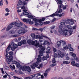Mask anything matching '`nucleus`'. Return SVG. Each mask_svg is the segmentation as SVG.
Wrapping results in <instances>:
<instances>
[{
  "instance_id": "1",
  "label": "nucleus",
  "mask_w": 79,
  "mask_h": 79,
  "mask_svg": "<svg viewBox=\"0 0 79 79\" xmlns=\"http://www.w3.org/2000/svg\"><path fill=\"white\" fill-rule=\"evenodd\" d=\"M23 24V23L22 22L19 21L18 22H12L10 24V25L8 26L6 30L7 31H8L9 30H10L12 27H13V25H15L17 27H21Z\"/></svg>"
},
{
  "instance_id": "2",
  "label": "nucleus",
  "mask_w": 79,
  "mask_h": 79,
  "mask_svg": "<svg viewBox=\"0 0 79 79\" xmlns=\"http://www.w3.org/2000/svg\"><path fill=\"white\" fill-rule=\"evenodd\" d=\"M27 44H29V45H34L35 44V46L37 48L39 47L40 48H41L42 47V44H39V43L37 42V40H35L34 41H32V40H29L27 41Z\"/></svg>"
},
{
  "instance_id": "3",
  "label": "nucleus",
  "mask_w": 79,
  "mask_h": 79,
  "mask_svg": "<svg viewBox=\"0 0 79 79\" xmlns=\"http://www.w3.org/2000/svg\"><path fill=\"white\" fill-rule=\"evenodd\" d=\"M28 17L29 18H30V19H32L35 23H38V22L39 23H41V22L42 21V19H37L36 18H35V16H33L31 15H29L28 16Z\"/></svg>"
},
{
  "instance_id": "4",
  "label": "nucleus",
  "mask_w": 79,
  "mask_h": 79,
  "mask_svg": "<svg viewBox=\"0 0 79 79\" xmlns=\"http://www.w3.org/2000/svg\"><path fill=\"white\" fill-rule=\"evenodd\" d=\"M37 60L38 61H37L36 63H35L31 65V68L33 69H35V67L38 66L39 62H41V59L37 58Z\"/></svg>"
},
{
  "instance_id": "5",
  "label": "nucleus",
  "mask_w": 79,
  "mask_h": 79,
  "mask_svg": "<svg viewBox=\"0 0 79 79\" xmlns=\"http://www.w3.org/2000/svg\"><path fill=\"white\" fill-rule=\"evenodd\" d=\"M8 53L7 52H6V58L8 64H10V63H11V60H13V57L12 56H8L7 55H8Z\"/></svg>"
},
{
  "instance_id": "6",
  "label": "nucleus",
  "mask_w": 79,
  "mask_h": 79,
  "mask_svg": "<svg viewBox=\"0 0 79 79\" xmlns=\"http://www.w3.org/2000/svg\"><path fill=\"white\" fill-rule=\"evenodd\" d=\"M63 11L62 9H60L58 10V9L55 13L50 15L51 17H54V16H59V13H61Z\"/></svg>"
},
{
  "instance_id": "7",
  "label": "nucleus",
  "mask_w": 79,
  "mask_h": 79,
  "mask_svg": "<svg viewBox=\"0 0 79 79\" xmlns=\"http://www.w3.org/2000/svg\"><path fill=\"white\" fill-rule=\"evenodd\" d=\"M35 37V39H43V37H44V38H46L47 39H49V38L47 37V36L46 35H36Z\"/></svg>"
},
{
  "instance_id": "8",
  "label": "nucleus",
  "mask_w": 79,
  "mask_h": 79,
  "mask_svg": "<svg viewBox=\"0 0 79 79\" xmlns=\"http://www.w3.org/2000/svg\"><path fill=\"white\" fill-rule=\"evenodd\" d=\"M69 54L71 56H73L75 60H76V61L77 62L79 61V60L77 58V57H76V54L73 52H70Z\"/></svg>"
},
{
  "instance_id": "9",
  "label": "nucleus",
  "mask_w": 79,
  "mask_h": 79,
  "mask_svg": "<svg viewBox=\"0 0 79 79\" xmlns=\"http://www.w3.org/2000/svg\"><path fill=\"white\" fill-rule=\"evenodd\" d=\"M23 29L20 30L18 31V34H24L25 32L27 31L26 30H25V28L24 27H23Z\"/></svg>"
},
{
  "instance_id": "10",
  "label": "nucleus",
  "mask_w": 79,
  "mask_h": 79,
  "mask_svg": "<svg viewBox=\"0 0 79 79\" xmlns=\"http://www.w3.org/2000/svg\"><path fill=\"white\" fill-rule=\"evenodd\" d=\"M67 27L68 29H69V35H71L73 33V29H72V27H71V26L69 25H68L67 26Z\"/></svg>"
},
{
  "instance_id": "11",
  "label": "nucleus",
  "mask_w": 79,
  "mask_h": 79,
  "mask_svg": "<svg viewBox=\"0 0 79 79\" xmlns=\"http://www.w3.org/2000/svg\"><path fill=\"white\" fill-rule=\"evenodd\" d=\"M10 44L11 47H13V46L14 48H18V45L16 44L15 43H14L13 42H12Z\"/></svg>"
},
{
  "instance_id": "12",
  "label": "nucleus",
  "mask_w": 79,
  "mask_h": 79,
  "mask_svg": "<svg viewBox=\"0 0 79 79\" xmlns=\"http://www.w3.org/2000/svg\"><path fill=\"white\" fill-rule=\"evenodd\" d=\"M58 56H59V57L61 58H63L64 56V54H63V53L61 52L60 51H59L58 52Z\"/></svg>"
},
{
  "instance_id": "13",
  "label": "nucleus",
  "mask_w": 79,
  "mask_h": 79,
  "mask_svg": "<svg viewBox=\"0 0 79 79\" xmlns=\"http://www.w3.org/2000/svg\"><path fill=\"white\" fill-rule=\"evenodd\" d=\"M68 32H69V31L67 30H64L63 33L62 34V36H66V35H67L68 34Z\"/></svg>"
},
{
  "instance_id": "14",
  "label": "nucleus",
  "mask_w": 79,
  "mask_h": 79,
  "mask_svg": "<svg viewBox=\"0 0 79 79\" xmlns=\"http://www.w3.org/2000/svg\"><path fill=\"white\" fill-rule=\"evenodd\" d=\"M40 53V55L38 56V57L40 59H41V56H43L44 55V54H43L44 53V52L43 51H42L40 50L39 51Z\"/></svg>"
},
{
  "instance_id": "15",
  "label": "nucleus",
  "mask_w": 79,
  "mask_h": 79,
  "mask_svg": "<svg viewBox=\"0 0 79 79\" xmlns=\"http://www.w3.org/2000/svg\"><path fill=\"white\" fill-rule=\"evenodd\" d=\"M61 40H60V41H58L57 42V45L58 47H61Z\"/></svg>"
},
{
  "instance_id": "16",
  "label": "nucleus",
  "mask_w": 79,
  "mask_h": 79,
  "mask_svg": "<svg viewBox=\"0 0 79 79\" xmlns=\"http://www.w3.org/2000/svg\"><path fill=\"white\" fill-rule=\"evenodd\" d=\"M73 24H74V20L73 19L70 20L69 24H70V25H73Z\"/></svg>"
},
{
  "instance_id": "17",
  "label": "nucleus",
  "mask_w": 79,
  "mask_h": 79,
  "mask_svg": "<svg viewBox=\"0 0 79 79\" xmlns=\"http://www.w3.org/2000/svg\"><path fill=\"white\" fill-rule=\"evenodd\" d=\"M31 21V19H23V21L24 22H25L26 23H29V22L30 21Z\"/></svg>"
},
{
  "instance_id": "18",
  "label": "nucleus",
  "mask_w": 79,
  "mask_h": 79,
  "mask_svg": "<svg viewBox=\"0 0 79 79\" xmlns=\"http://www.w3.org/2000/svg\"><path fill=\"white\" fill-rule=\"evenodd\" d=\"M23 15H29V13L26 11H27V10H23Z\"/></svg>"
},
{
  "instance_id": "19",
  "label": "nucleus",
  "mask_w": 79,
  "mask_h": 79,
  "mask_svg": "<svg viewBox=\"0 0 79 79\" xmlns=\"http://www.w3.org/2000/svg\"><path fill=\"white\" fill-rule=\"evenodd\" d=\"M27 66H24L22 68V70L23 71H27Z\"/></svg>"
},
{
  "instance_id": "20",
  "label": "nucleus",
  "mask_w": 79,
  "mask_h": 79,
  "mask_svg": "<svg viewBox=\"0 0 79 79\" xmlns=\"http://www.w3.org/2000/svg\"><path fill=\"white\" fill-rule=\"evenodd\" d=\"M46 53H49L50 52V48L48 47L47 48Z\"/></svg>"
},
{
  "instance_id": "21",
  "label": "nucleus",
  "mask_w": 79,
  "mask_h": 79,
  "mask_svg": "<svg viewBox=\"0 0 79 79\" xmlns=\"http://www.w3.org/2000/svg\"><path fill=\"white\" fill-rule=\"evenodd\" d=\"M61 42H62L63 46H64L66 44V42L65 41L63 40H60Z\"/></svg>"
},
{
  "instance_id": "22",
  "label": "nucleus",
  "mask_w": 79,
  "mask_h": 79,
  "mask_svg": "<svg viewBox=\"0 0 79 79\" xmlns=\"http://www.w3.org/2000/svg\"><path fill=\"white\" fill-rule=\"evenodd\" d=\"M11 47V44H10V45L8 46V47H7L6 50V52H8V51L10 50V48Z\"/></svg>"
},
{
  "instance_id": "23",
  "label": "nucleus",
  "mask_w": 79,
  "mask_h": 79,
  "mask_svg": "<svg viewBox=\"0 0 79 79\" xmlns=\"http://www.w3.org/2000/svg\"><path fill=\"white\" fill-rule=\"evenodd\" d=\"M10 67L11 69H15V65H13L12 66H11V65H10Z\"/></svg>"
},
{
  "instance_id": "24",
  "label": "nucleus",
  "mask_w": 79,
  "mask_h": 79,
  "mask_svg": "<svg viewBox=\"0 0 79 79\" xmlns=\"http://www.w3.org/2000/svg\"><path fill=\"white\" fill-rule=\"evenodd\" d=\"M3 5V0H1L0 1V5L1 6H2Z\"/></svg>"
},
{
  "instance_id": "25",
  "label": "nucleus",
  "mask_w": 79,
  "mask_h": 79,
  "mask_svg": "<svg viewBox=\"0 0 79 79\" xmlns=\"http://www.w3.org/2000/svg\"><path fill=\"white\" fill-rule=\"evenodd\" d=\"M31 36L32 37H33V38L35 39V33H31Z\"/></svg>"
},
{
  "instance_id": "26",
  "label": "nucleus",
  "mask_w": 79,
  "mask_h": 79,
  "mask_svg": "<svg viewBox=\"0 0 79 79\" xmlns=\"http://www.w3.org/2000/svg\"><path fill=\"white\" fill-rule=\"evenodd\" d=\"M59 33V34H62L63 31V29H59L58 31Z\"/></svg>"
},
{
  "instance_id": "27",
  "label": "nucleus",
  "mask_w": 79,
  "mask_h": 79,
  "mask_svg": "<svg viewBox=\"0 0 79 79\" xmlns=\"http://www.w3.org/2000/svg\"><path fill=\"white\" fill-rule=\"evenodd\" d=\"M75 61H73L71 62V64H72V66H76V64H75Z\"/></svg>"
},
{
  "instance_id": "28",
  "label": "nucleus",
  "mask_w": 79,
  "mask_h": 79,
  "mask_svg": "<svg viewBox=\"0 0 79 79\" xmlns=\"http://www.w3.org/2000/svg\"><path fill=\"white\" fill-rule=\"evenodd\" d=\"M42 60L43 61H44V60H47V59L46 56H44L42 58Z\"/></svg>"
},
{
  "instance_id": "29",
  "label": "nucleus",
  "mask_w": 79,
  "mask_h": 79,
  "mask_svg": "<svg viewBox=\"0 0 79 79\" xmlns=\"http://www.w3.org/2000/svg\"><path fill=\"white\" fill-rule=\"evenodd\" d=\"M70 21V19H68L67 20L65 21V23L66 24H69V22Z\"/></svg>"
},
{
  "instance_id": "30",
  "label": "nucleus",
  "mask_w": 79,
  "mask_h": 79,
  "mask_svg": "<svg viewBox=\"0 0 79 79\" xmlns=\"http://www.w3.org/2000/svg\"><path fill=\"white\" fill-rule=\"evenodd\" d=\"M27 71L28 72H31V68L29 66H27Z\"/></svg>"
},
{
  "instance_id": "31",
  "label": "nucleus",
  "mask_w": 79,
  "mask_h": 79,
  "mask_svg": "<svg viewBox=\"0 0 79 79\" xmlns=\"http://www.w3.org/2000/svg\"><path fill=\"white\" fill-rule=\"evenodd\" d=\"M44 28L38 29V31H40L41 32H42V31H44Z\"/></svg>"
},
{
  "instance_id": "32",
  "label": "nucleus",
  "mask_w": 79,
  "mask_h": 79,
  "mask_svg": "<svg viewBox=\"0 0 79 79\" xmlns=\"http://www.w3.org/2000/svg\"><path fill=\"white\" fill-rule=\"evenodd\" d=\"M21 42L22 44H25L26 43V40H24L23 41H21Z\"/></svg>"
},
{
  "instance_id": "33",
  "label": "nucleus",
  "mask_w": 79,
  "mask_h": 79,
  "mask_svg": "<svg viewBox=\"0 0 79 79\" xmlns=\"http://www.w3.org/2000/svg\"><path fill=\"white\" fill-rule=\"evenodd\" d=\"M43 66V64H40V66L37 67V68L38 69H40L41 68H42Z\"/></svg>"
},
{
  "instance_id": "34",
  "label": "nucleus",
  "mask_w": 79,
  "mask_h": 79,
  "mask_svg": "<svg viewBox=\"0 0 79 79\" xmlns=\"http://www.w3.org/2000/svg\"><path fill=\"white\" fill-rule=\"evenodd\" d=\"M51 17V16H50V15L46 17H45L44 18H42V21H45V18H48V17Z\"/></svg>"
},
{
  "instance_id": "35",
  "label": "nucleus",
  "mask_w": 79,
  "mask_h": 79,
  "mask_svg": "<svg viewBox=\"0 0 79 79\" xmlns=\"http://www.w3.org/2000/svg\"><path fill=\"white\" fill-rule=\"evenodd\" d=\"M70 62L68 61H64L63 62V64H69Z\"/></svg>"
},
{
  "instance_id": "36",
  "label": "nucleus",
  "mask_w": 79,
  "mask_h": 79,
  "mask_svg": "<svg viewBox=\"0 0 79 79\" xmlns=\"http://www.w3.org/2000/svg\"><path fill=\"white\" fill-rule=\"evenodd\" d=\"M67 6H64L63 5V6L62 7H63V8L64 10H66V9Z\"/></svg>"
},
{
  "instance_id": "37",
  "label": "nucleus",
  "mask_w": 79,
  "mask_h": 79,
  "mask_svg": "<svg viewBox=\"0 0 79 79\" xmlns=\"http://www.w3.org/2000/svg\"><path fill=\"white\" fill-rule=\"evenodd\" d=\"M4 1L5 2L6 5H8V3H9V2H8V0H4Z\"/></svg>"
},
{
  "instance_id": "38",
  "label": "nucleus",
  "mask_w": 79,
  "mask_h": 79,
  "mask_svg": "<svg viewBox=\"0 0 79 79\" xmlns=\"http://www.w3.org/2000/svg\"><path fill=\"white\" fill-rule=\"evenodd\" d=\"M52 62L53 63H54V64H55L56 63V61H55V58H54L53 59Z\"/></svg>"
},
{
  "instance_id": "39",
  "label": "nucleus",
  "mask_w": 79,
  "mask_h": 79,
  "mask_svg": "<svg viewBox=\"0 0 79 79\" xmlns=\"http://www.w3.org/2000/svg\"><path fill=\"white\" fill-rule=\"evenodd\" d=\"M26 4V2L24 1L23 2H22L21 3L22 5L24 6Z\"/></svg>"
},
{
  "instance_id": "40",
  "label": "nucleus",
  "mask_w": 79,
  "mask_h": 79,
  "mask_svg": "<svg viewBox=\"0 0 79 79\" xmlns=\"http://www.w3.org/2000/svg\"><path fill=\"white\" fill-rule=\"evenodd\" d=\"M17 6L18 7H17V9H19V8H20V7H21V5L20 4H18L17 5Z\"/></svg>"
},
{
  "instance_id": "41",
  "label": "nucleus",
  "mask_w": 79,
  "mask_h": 79,
  "mask_svg": "<svg viewBox=\"0 0 79 79\" xmlns=\"http://www.w3.org/2000/svg\"><path fill=\"white\" fill-rule=\"evenodd\" d=\"M48 44V41L46 40L44 41V43H43V45H47Z\"/></svg>"
},
{
  "instance_id": "42",
  "label": "nucleus",
  "mask_w": 79,
  "mask_h": 79,
  "mask_svg": "<svg viewBox=\"0 0 79 79\" xmlns=\"http://www.w3.org/2000/svg\"><path fill=\"white\" fill-rule=\"evenodd\" d=\"M55 25H52L51 27H50L51 29H53L55 28Z\"/></svg>"
},
{
  "instance_id": "43",
  "label": "nucleus",
  "mask_w": 79,
  "mask_h": 79,
  "mask_svg": "<svg viewBox=\"0 0 79 79\" xmlns=\"http://www.w3.org/2000/svg\"><path fill=\"white\" fill-rule=\"evenodd\" d=\"M11 47V50H12V51H14L16 48H15L14 47Z\"/></svg>"
},
{
  "instance_id": "44",
  "label": "nucleus",
  "mask_w": 79,
  "mask_h": 79,
  "mask_svg": "<svg viewBox=\"0 0 79 79\" xmlns=\"http://www.w3.org/2000/svg\"><path fill=\"white\" fill-rule=\"evenodd\" d=\"M69 47H68V46H65L64 47V49L65 50H66V49H69Z\"/></svg>"
},
{
  "instance_id": "45",
  "label": "nucleus",
  "mask_w": 79,
  "mask_h": 79,
  "mask_svg": "<svg viewBox=\"0 0 79 79\" xmlns=\"http://www.w3.org/2000/svg\"><path fill=\"white\" fill-rule=\"evenodd\" d=\"M64 13H62V14H60L59 16L60 17H61L62 16H64Z\"/></svg>"
},
{
  "instance_id": "46",
  "label": "nucleus",
  "mask_w": 79,
  "mask_h": 79,
  "mask_svg": "<svg viewBox=\"0 0 79 79\" xmlns=\"http://www.w3.org/2000/svg\"><path fill=\"white\" fill-rule=\"evenodd\" d=\"M9 55L11 56H12V55H13V52L12 51L10 52H9Z\"/></svg>"
},
{
  "instance_id": "47",
  "label": "nucleus",
  "mask_w": 79,
  "mask_h": 79,
  "mask_svg": "<svg viewBox=\"0 0 79 79\" xmlns=\"http://www.w3.org/2000/svg\"><path fill=\"white\" fill-rule=\"evenodd\" d=\"M5 10L7 13H8V12H10V10L8 8H6L5 9Z\"/></svg>"
},
{
  "instance_id": "48",
  "label": "nucleus",
  "mask_w": 79,
  "mask_h": 79,
  "mask_svg": "<svg viewBox=\"0 0 79 79\" xmlns=\"http://www.w3.org/2000/svg\"><path fill=\"white\" fill-rule=\"evenodd\" d=\"M75 66H76V67H78L79 68V64L78 63H77L75 64Z\"/></svg>"
},
{
  "instance_id": "49",
  "label": "nucleus",
  "mask_w": 79,
  "mask_h": 79,
  "mask_svg": "<svg viewBox=\"0 0 79 79\" xmlns=\"http://www.w3.org/2000/svg\"><path fill=\"white\" fill-rule=\"evenodd\" d=\"M28 23H29L30 24H33V22L32 21H31V20L30 19V21Z\"/></svg>"
},
{
  "instance_id": "50",
  "label": "nucleus",
  "mask_w": 79,
  "mask_h": 79,
  "mask_svg": "<svg viewBox=\"0 0 79 79\" xmlns=\"http://www.w3.org/2000/svg\"><path fill=\"white\" fill-rule=\"evenodd\" d=\"M22 43H21V42H19L18 43V45L19 46H21V45H22Z\"/></svg>"
},
{
  "instance_id": "51",
  "label": "nucleus",
  "mask_w": 79,
  "mask_h": 79,
  "mask_svg": "<svg viewBox=\"0 0 79 79\" xmlns=\"http://www.w3.org/2000/svg\"><path fill=\"white\" fill-rule=\"evenodd\" d=\"M53 52H56L57 50H56V48H53Z\"/></svg>"
},
{
  "instance_id": "52",
  "label": "nucleus",
  "mask_w": 79,
  "mask_h": 79,
  "mask_svg": "<svg viewBox=\"0 0 79 79\" xmlns=\"http://www.w3.org/2000/svg\"><path fill=\"white\" fill-rule=\"evenodd\" d=\"M50 71V69H47V70L46 71L45 73H48V72H49Z\"/></svg>"
},
{
  "instance_id": "53",
  "label": "nucleus",
  "mask_w": 79,
  "mask_h": 79,
  "mask_svg": "<svg viewBox=\"0 0 79 79\" xmlns=\"http://www.w3.org/2000/svg\"><path fill=\"white\" fill-rule=\"evenodd\" d=\"M60 24L62 25H64V24H65V23L64 22H62L60 23Z\"/></svg>"
},
{
  "instance_id": "54",
  "label": "nucleus",
  "mask_w": 79,
  "mask_h": 79,
  "mask_svg": "<svg viewBox=\"0 0 79 79\" xmlns=\"http://www.w3.org/2000/svg\"><path fill=\"white\" fill-rule=\"evenodd\" d=\"M62 6L63 5H61L60 6H58V8H59V9L61 8H62Z\"/></svg>"
},
{
  "instance_id": "55",
  "label": "nucleus",
  "mask_w": 79,
  "mask_h": 79,
  "mask_svg": "<svg viewBox=\"0 0 79 79\" xmlns=\"http://www.w3.org/2000/svg\"><path fill=\"white\" fill-rule=\"evenodd\" d=\"M32 30H33V31H38V29L35 28L34 27H33Z\"/></svg>"
},
{
  "instance_id": "56",
  "label": "nucleus",
  "mask_w": 79,
  "mask_h": 79,
  "mask_svg": "<svg viewBox=\"0 0 79 79\" xmlns=\"http://www.w3.org/2000/svg\"><path fill=\"white\" fill-rule=\"evenodd\" d=\"M6 37V35H3L1 36V37L2 38H5V37Z\"/></svg>"
},
{
  "instance_id": "57",
  "label": "nucleus",
  "mask_w": 79,
  "mask_h": 79,
  "mask_svg": "<svg viewBox=\"0 0 79 79\" xmlns=\"http://www.w3.org/2000/svg\"><path fill=\"white\" fill-rule=\"evenodd\" d=\"M16 63H17V62L15 60H14L12 61L13 64H16Z\"/></svg>"
},
{
  "instance_id": "58",
  "label": "nucleus",
  "mask_w": 79,
  "mask_h": 79,
  "mask_svg": "<svg viewBox=\"0 0 79 79\" xmlns=\"http://www.w3.org/2000/svg\"><path fill=\"white\" fill-rule=\"evenodd\" d=\"M19 62H17V63H16V65L17 66V67H18V66H19Z\"/></svg>"
},
{
  "instance_id": "59",
  "label": "nucleus",
  "mask_w": 79,
  "mask_h": 79,
  "mask_svg": "<svg viewBox=\"0 0 79 79\" xmlns=\"http://www.w3.org/2000/svg\"><path fill=\"white\" fill-rule=\"evenodd\" d=\"M55 65H56V64L53 63L52 64H51L50 66H52V67H53V66H55Z\"/></svg>"
},
{
  "instance_id": "60",
  "label": "nucleus",
  "mask_w": 79,
  "mask_h": 79,
  "mask_svg": "<svg viewBox=\"0 0 79 79\" xmlns=\"http://www.w3.org/2000/svg\"><path fill=\"white\" fill-rule=\"evenodd\" d=\"M54 58H56L57 57V54L56 53H54Z\"/></svg>"
},
{
  "instance_id": "61",
  "label": "nucleus",
  "mask_w": 79,
  "mask_h": 79,
  "mask_svg": "<svg viewBox=\"0 0 79 79\" xmlns=\"http://www.w3.org/2000/svg\"><path fill=\"white\" fill-rule=\"evenodd\" d=\"M35 75L37 76H40V73H39L37 74H35Z\"/></svg>"
},
{
  "instance_id": "62",
  "label": "nucleus",
  "mask_w": 79,
  "mask_h": 79,
  "mask_svg": "<svg viewBox=\"0 0 79 79\" xmlns=\"http://www.w3.org/2000/svg\"><path fill=\"white\" fill-rule=\"evenodd\" d=\"M25 79H31V77H25Z\"/></svg>"
},
{
  "instance_id": "63",
  "label": "nucleus",
  "mask_w": 79,
  "mask_h": 79,
  "mask_svg": "<svg viewBox=\"0 0 79 79\" xmlns=\"http://www.w3.org/2000/svg\"><path fill=\"white\" fill-rule=\"evenodd\" d=\"M5 68V69H7V70H8V69H9V67L7 66H6Z\"/></svg>"
},
{
  "instance_id": "64",
  "label": "nucleus",
  "mask_w": 79,
  "mask_h": 79,
  "mask_svg": "<svg viewBox=\"0 0 79 79\" xmlns=\"http://www.w3.org/2000/svg\"><path fill=\"white\" fill-rule=\"evenodd\" d=\"M12 36L14 37H17L18 35H12Z\"/></svg>"
}]
</instances>
